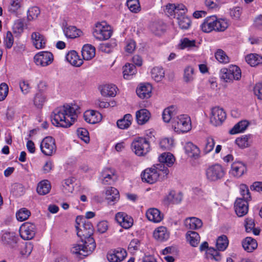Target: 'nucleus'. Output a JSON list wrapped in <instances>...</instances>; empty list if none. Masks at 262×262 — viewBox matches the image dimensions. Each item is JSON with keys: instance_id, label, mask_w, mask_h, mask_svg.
<instances>
[{"instance_id": "obj_1", "label": "nucleus", "mask_w": 262, "mask_h": 262, "mask_svg": "<svg viewBox=\"0 0 262 262\" xmlns=\"http://www.w3.org/2000/svg\"><path fill=\"white\" fill-rule=\"evenodd\" d=\"M77 226V234L80 237L82 245H74L71 249V252L75 254L86 256L91 254L96 248V244L92 237L93 234L94 228L92 223L87 220L84 219L82 224L78 223Z\"/></svg>"}, {"instance_id": "obj_2", "label": "nucleus", "mask_w": 262, "mask_h": 262, "mask_svg": "<svg viewBox=\"0 0 262 262\" xmlns=\"http://www.w3.org/2000/svg\"><path fill=\"white\" fill-rule=\"evenodd\" d=\"M80 110V106L75 103L66 104L54 110L51 116V122L57 127H69L77 120Z\"/></svg>"}, {"instance_id": "obj_3", "label": "nucleus", "mask_w": 262, "mask_h": 262, "mask_svg": "<svg viewBox=\"0 0 262 262\" xmlns=\"http://www.w3.org/2000/svg\"><path fill=\"white\" fill-rule=\"evenodd\" d=\"M229 24L226 19L217 18L215 15L207 17L201 27L204 33H210L213 31L224 32L229 27Z\"/></svg>"}, {"instance_id": "obj_4", "label": "nucleus", "mask_w": 262, "mask_h": 262, "mask_svg": "<svg viewBox=\"0 0 262 262\" xmlns=\"http://www.w3.org/2000/svg\"><path fill=\"white\" fill-rule=\"evenodd\" d=\"M169 173V170L163 164H159L153 167L146 169L141 174L143 181L153 184L156 182L160 177L165 178Z\"/></svg>"}, {"instance_id": "obj_5", "label": "nucleus", "mask_w": 262, "mask_h": 262, "mask_svg": "<svg viewBox=\"0 0 262 262\" xmlns=\"http://www.w3.org/2000/svg\"><path fill=\"white\" fill-rule=\"evenodd\" d=\"M172 126L178 133L189 132L191 129L190 118L187 115H181L172 120Z\"/></svg>"}, {"instance_id": "obj_6", "label": "nucleus", "mask_w": 262, "mask_h": 262, "mask_svg": "<svg viewBox=\"0 0 262 262\" xmlns=\"http://www.w3.org/2000/svg\"><path fill=\"white\" fill-rule=\"evenodd\" d=\"M225 172V168L219 164L209 166L205 171L207 180L211 182L221 180L224 177Z\"/></svg>"}, {"instance_id": "obj_7", "label": "nucleus", "mask_w": 262, "mask_h": 262, "mask_svg": "<svg viewBox=\"0 0 262 262\" xmlns=\"http://www.w3.org/2000/svg\"><path fill=\"white\" fill-rule=\"evenodd\" d=\"M132 147L135 154L142 156L149 152L150 146L148 141L141 137L136 138L132 143Z\"/></svg>"}, {"instance_id": "obj_8", "label": "nucleus", "mask_w": 262, "mask_h": 262, "mask_svg": "<svg viewBox=\"0 0 262 262\" xmlns=\"http://www.w3.org/2000/svg\"><path fill=\"white\" fill-rule=\"evenodd\" d=\"M226 116V113L223 108L215 106L211 109L210 121L214 126H220L225 121Z\"/></svg>"}, {"instance_id": "obj_9", "label": "nucleus", "mask_w": 262, "mask_h": 262, "mask_svg": "<svg viewBox=\"0 0 262 262\" xmlns=\"http://www.w3.org/2000/svg\"><path fill=\"white\" fill-rule=\"evenodd\" d=\"M34 63L38 66L47 67L54 60L53 54L49 51H41L35 55L33 58Z\"/></svg>"}, {"instance_id": "obj_10", "label": "nucleus", "mask_w": 262, "mask_h": 262, "mask_svg": "<svg viewBox=\"0 0 262 262\" xmlns=\"http://www.w3.org/2000/svg\"><path fill=\"white\" fill-rule=\"evenodd\" d=\"M40 147L42 152L48 156H51L56 151L55 141L50 136L46 137L42 140Z\"/></svg>"}, {"instance_id": "obj_11", "label": "nucleus", "mask_w": 262, "mask_h": 262, "mask_svg": "<svg viewBox=\"0 0 262 262\" xmlns=\"http://www.w3.org/2000/svg\"><path fill=\"white\" fill-rule=\"evenodd\" d=\"M36 226L30 222L24 223L19 228L20 236L24 240L32 239L36 234Z\"/></svg>"}, {"instance_id": "obj_12", "label": "nucleus", "mask_w": 262, "mask_h": 262, "mask_svg": "<svg viewBox=\"0 0 262 262\" xmlns=\"http://www.w3.org/2000/svg\"><path fill=\"white\" fill-rule=\"evenodd\" d=\"M115 220L124 229H129L133 225V218L126 213L123 212H119L116 213Z\"/></svg>"}, {"instance_id": "obj_13", "label": "nucleus", "mask_w": 262, "mask_h": 262, "mask_svg": "<svg viewBox=\"0 0 262 262\" xmlns=\"http://www.w3.org/2000/svg\"><path fill=\"white\" fill-rule=\"evenodd\" d=\"M247 171V166L242 162H234L231 165L230 173L235 178L242 177Z\"/></svg>"}, {"instance_id": "obj_14", "label": "nucleus", "mask_w": 262, "mask_h": 262, "mask_svg": "<svg viewBox=\"0 0 262 262\" xmlns=\"http://www.w3.org/2000/svg\"><path fill=\"white\" fill-rule=\"evenodd\" d=\"M234 209L238 216L242 217L246 215L248 211V201L237 198L235 202Z\"/></svg>"}, {"instance_id": "obj_15", "label": "nucleus", "mask_w": 262, "mask_h": 262, "mask_svg": "<svg viewBox=\"0 0 262 262\" xmlns=\"http://www.w3.org/2000/svg\"><path fill=\"white\" fill-rule=\"evenodd\" d=\"M126 255V252L124 249L118 248L113 253H108L107 258L111 262H119L123 260Z\"/></svg>"}, {"instance_id": "obj_16", "label": "nucleus", "mask_w": 262, "mask_h": 262, "mask_svg": "<svg viewBox=\"0 0 262 262\" xmlns=\"http://www.w3.org/2000/svg\"><path fill=\"white\" fill-rule=\"evenodd\" d=\"M105 198L108 203L111 205L115 204L118 201L120 198L118 190L114 187H110L106 189Z\"/></svg>"}, {"instance_id": "obj_17", "label": "nucleus", "mask_w": 262, "mask_h": 262, "mask_svg": "<svg viewBox=\"0 0 262 262\" xmlns=\"http://www.w3.org/2000/svg\"><path fill=\"white\" fill-rule=\"evenodd\" d=\"M83 117L86 122L90 124H95L101 120V115L98 112L89 110L84 112Z\"/></svg>"}, {"instance_id": "obj_18", "label": "nucleus", "mask_w": 262, "mask_h": 262, "mask_svg": "<svg viewBox=\"0 0 262 262\" xmlns=\"http://www.w3.org/2000/svg\"><path fill=\"white\" fill-rule=\"evenodd\" d=\"M184 148L185 153L188 157L194 159H197L200 157V150L199 148L192 142H189L186 143Z\"/></svg>"}, {"instance_id": "obj_19", "label": "nucleus", "mask_w": 262, "mask_h": 262, "mask_svg": "<svg viewBox=\"0 0 262 262\" xmlns=\"http://www.w3.org/2000/svg\"><path fill=\"white\" fill-rule=\"evenodd\" d=\"M146 216L149 221L154 223H159L163 219V215L160 210L155 208L148 209L146 211Z\"/></svg>"}, {"instance_id": "obj_20", "label": "nucleus", "mask_w": 262, "mask_h": 262, "mask_svg": "<svg viewBox=\"0 0 262 262\" xmlns=\"http://www.w3.org/2000/svg\"><path fill=\"white\" fill-rule=\"evenodd\" d=\"M66 59L71 64L76 67H79L83 64V60L81 59L77 52L72 50L66 55Z\"/></svg>"}, {"instance_id": "obj_21", "label": "nucleus", "mask_w": 262, "mask_h": 262, "mask_svg": "<svg viewBox=\"0 0 262 262\" xmlns=\"http://www.w3.org/2000/svg\"><path fill=\"white\" fill-rule=\"evenodd\" d=\"M152 86L149 83L141 84L136 90L138 96L142 99H147L151 95Z\"/></svg>"}, {"instance_id": "obj_22", "label": "nucleus", "mask_w": 262, "mask_h": 262, "mask_svg": "<svg viewBox=\"0 0 262 262\" xmlns=\"http://www.w3.org/2000/svg\"><path fill=\"white\" fill-rule=\"evenodd\" d=\"M153 236L155 239L160 242H163L168 239L169 233L166 227L160 226L157 228L153 232Z\"/></svg>"}, {"instance_id": "obj_23", "label": "nucleus", "mask_w": 262, "mask_h": 262, "mask_svg": "<svg viewBox=\"0 0 262 262\" xmlns=\"http://www.w3.org/2000/svg\"><path fill=\"white\" fill-rule=\"evenodd\" d=\"M182 200V195L181 192H177L173 190H170L164 198V202L166 204H178Z\"/></svg>"}, {"instance_id": "obj_24", "label": "nucleus", "mask_w": 262, "mask_h": 262, "mask_svg": "<svg viewBox=\"0 0 262 262\" xmlns=\"http://www.w3.org/2000/svg\"><path fill=\"white\" fill-rule=\"evenodd\" d=\"M113 28L105 21L97 22L93 28V33H112Z\"/></svg>"}, {"instance_id": "obj_25", "label": "nucleus", "mask_w": 262, "mask_h": 262, "mask_svg": "<svg viewBox=\"0 0 262 262\" xmlns=\"http://www.w3.org/2000/svg\"><path fill=\"white\" fill-rule=\"evenodd\" d=\"M81 54L83 59L90 60L95 57L96 49L92 45L85 44L82 48Z\"/></svg>"}, {"instance_id": "obj_26", "label": "nucleus", "mask_w": 262, "mask_h": 262, "mask_svg": "<svg viewBox=\"0 0 262 262\" xmlns=\"http://www.w3.org/2000/svg\"><path fill=\"white\" fill-rule=\"evenodd\" d=\"M177 114V107L174 105H171L164 110L162 114L163 120L165 122L167 123L169 122L170 121L172 122L173 118H176L174 116Z\"/></svg>"}, {"instance_id": "obj_27", "label": "nucleus", "mask_w": 262, "mask_h": 262, "mask_svg": "<svg viewBox=\"0 0 262 262\" xmlns=\"http://www.w3.org/2000/svg\"><path fill=\"white\" fill-rule=\"evenodd\" d=\"M101 176L102 183L104 185L111 184L116 178L115 171L113 169L106 168L102 171Z\"/></svg>"}, {"instance_id": "obj_28", "label": "nucleus", "mask_w": 262, "mask_h": 262, "mask_svg": "<svg viewBox=\"0 0 262 262\" xmlns=\"http://www.w3.org/2000/svg\"><path fill=\"white\" fill-rule=\"evenodd\" d=\"M184 225L187 229L197 230L202 226L203 222L197 217H191L187 218L185 220Z\"/></svg>"}, {"instance_id": "obj_29", "label": "nucleus", "mask_w": 262, "mask_h": 262, "mask_svg": "<svg viewBox=\"0 0 262 262\" xmlns=\"http://www.w3.org/2000/svg\"><path fill=\"white\" fill-rule=\"evenodd\" d=\"M31 39L36 49H41L45 47L46 40L42 34H32Z\"/></svg>"}, {"instance_id": "obj_30", "label": "nucleus", "mask_w": 262, "mask_h": 262, "mask_svg": "<svg viewBox=\"0 0 262 262\" xmlns=\"http://www.w3.org/2000/svg\"><path fill=\"white\" fill-rule=\"evenodd\" d=\"M137 123L140 125L146 123L150 117V112L146 109H141L136 114Z\"/></svg>"}, {"instance_id": "obj_31", "label": "nucleus", "mask_w": 262, "mask_h": 262, "mask_svg": "<svg viewBox=\"0 0 262 262\" xmlns=\"http://www.w3.org/2000/svg\"><path fill=\"white\" fill-rule=\"evenodd\" d=\"M117 87L112 84H108L100 88L101 95L104 97H115L116 95Z\"/></svg>"}, {"instance_id": "obj_32", "label": "nucleus", "mask_w": 262, "mask_h": 262, "mask_svg": "<svg viewBox=\"0 0 262 262\" xmlns=\"http://www.w3.org/2000/svg\"><path fill=\"white\" fill-rule=\"evenodd\" d=\"M160 164L166 165L168 167H171L175 161V158L173 155L170 152H164L159 157Z\"/></svg>"}, {"instance_id": "obj_33", "label": "nucleus", "mask_w": 262, "mask_h": 262, "mask_svg": "<svg viewBox=\"0 0 262 262\" xmlns=\"http://www.w3.org/2000/svg\"><path fill=\"white\" fill-rule=\"evenodd\" d=\"M244 249L248 252H252L257 247V243L254 239L247 237L242 242Z\"/></svg>"}, {"instance_id": "obj_34", "label": "nucleus", "mask_w": 262, "mask_h": 262, "mask_svg": "<svg viewBox=\"0 0 262 262\" xmlns=\"http://www.w3.org/2000/svg\"><path fill=\"white\" fill-rule=\"evenodd\" d=\"M186 237L187 242L192 247H196L200 241L199 234L195 231H188L186 234Z\"/></svg>"}, {"instance_id": "obj_35", "label": "nucleus", "mask_w": 262, "mask_h": 262, "mask_svg": "<svg viewBox=\"0 0 262 262\" xmlns=\"http://www.w3.org/2000/svg\"><path fill=\"white\" fill-rule=\"evenodd\" d=\"M177 20L179 27L184 30L188 29L191 25L190 18L185 14H178Z\"/></svg>"}, {"instance_id": "obj_36", "label": "nucleus", "mask_w": 262, "mask_h": 262, "mask_svg": "<svg viewBox=\"0 0 262 262\" xmlns=\"http://www.w3.org/2000/svg\"><path fill=\"white\" fill-rule=\"evenodd\" d=\"M246 62L251 67H255L262 64V56L257 54H250L245 58Z\"/></svg>"}, {"instance_id": "obj_37", "label": "nucleus", "mask_w": 262, "mask_h": 262, "mask_svg": "<svg viewBox=\"0 0 262 262\" xmlns=\"http://www.w3.org/2000/svg\"><path fill=\"white\" fill-rule=\"evenodd\" d=\"M194 70L192 67L188 66L184 69L183 79L186 83H190L194 79Z\"/></svg>"}, {"instance_id": "obj_38", "label": "nucleus", "mask_w": 262, "mask_h": 262, "mask_svg": "<svg viewBox=\"0 0 262 262\" xmlns=\"http://www.w3.org/2000/svg\"><path fill=\"white\" fill-rule=\"evenodd\" d=\"M75 179L74 178H69L65 179L62 182V190L65 194L72 193L74 190V183Z\"/></svg>"}, {"instance_id": "obj_39", "label": "nucleus", "mask_w": 262, "mask_h": 262, "mask_svg": "<svg viewBox=\"0 0 262 262\" xmlns=\"http://www.w3.org/2000/svg\"><path fill=\"white\" fill-rule=\"evenodd\" d=\"M132 116L130 114H126L122 119L117 121V125L120 129H124L127 128L132 124Z\"/></svg>"}, {"instance_id": "obj_40", "label": "nucleus", "mask_w": 262, "mask_h": 262, "mask_svg": "<svg viewBox=\"0 0 262 262\" xmlns=\"http://www.w3.org/2000/svg\"><path fill=\"white\" fill-rule=\"evenodd\" d=\"M51 189V185L48 180L40 182L37 187V191L40 195H45L48 193Z\"/></svg>"}, {"instance_id": "obj_41", "label": "nucleus", "mask_w": 262, "mask_h": 262, "mask_svg": "<svg viewBox=\"0 0 262 262\" xmlns=\"http://www.w3.org/2000/svg\"><path fill=\"white\" fill-rule=\"evenodd\" d=\"M136 68L134 64L126 63L123 67V77L125 79H129L130 76L136 74Z\"/></svg>"}, {"instance_id": "obj_42", "label": "nucleus", "mask_w": 262, "mask_h": 262, "mask_svg": "<svg viewBox=\"0 0 262 262\" xmlns=\"http://www.w3.org/2000/svg\"><path fill=\"white\" fill-rule=\"evenodd\" d=\"M248 126V122L247 121H241L236 124L232 129L229 130V133L234 135L244 131Z\"/></svg>"}, {"instance_id": "obj_43", "label": "nucleus", "mask_w": 262, "mask_h": 262, "mask_svg": "<svg viewBox=\"0 0 262 262\" xmlns=\"http://www.w3.org/2000/svg\"><path fill=\"white\" fill-rule=\"evenodd\" d=\"M165 75L163 69L161 67H155L151 71V75L152 79L159 82L162 80Z\"/></svg>"}, {"instance_id": "obj_44", "label": "nucleus", "mask_w": 262, "mask_h": 262, "mask_svg": "<svg viewBox=\"0 0 262 262\" xmlns=\"http://www.w3.org/2000/svg\"><path fill=\"white\" fill-rule=\"evenodd\" d=\"M228 240L227 237L223 235L219 236L216 239V247L219 251H224L228 246Z\"/></svg>"}, {"instance_id": "obj_45", "label": "nucleus", "mask_w": 262, "mask_h": 262, "mask_svg": "<svg viewBox=\"0 0 262 262\" xmlns=\"http://www.w3.org/2000/svg\"><path fill=\"white\" fill-rule=\"evenodd\" d=\"M12 29L13 33H21L27 30V26L24 20L18 19L15 21L12 26Z\"/></svg>"}, {"instance_id": "obj_46", "label": "nucleus", "mask_w": 262, "mask_h": 262, "mask_svg": "<svg viewBox=\"0 0 262 262\" xmlns=\"http://www.w3.org/2000/svg\"><path fill=\"white\" fill-rule=\"evenodd\" d=\"M30 211L26 208H22L17 211L16 217L18 221L23 222L28 219L30 216Z\"/></svg>"}, {"instance_id": "obj_47", "label": "nucleus", "mask_w": 262, "mask_h": 262, "mask_svg": "<svg viewBox=\"0 0 262 262\" xmlns=\"http://www.w3.org/2000/svg\"><path fill=\"white\" fill-rule=\"evenodd\" d=\"M2 239L4 244L12 245L16 243V237L13 232H5Z\"/></svg>"}, {"instance_id": "obj_48", "label": "nucleus", "mask_w": 262, "mask_h": 262, "mask_svg": "<svg viewBox=\"0 0 262 262\" xmlns=\"http://www.w3.org/2000/svg\"><path fill=\"white\" fill-rule=\"evenodd\" d=\"M215 145V141L211 137L207 138L204 142L203 152L205 154L210 152L214 148Z\"/></svg>"}, {"instance_id": "obj_49", "label": "nucleus", "mask_w": 262, "mask_h": 262, "mask_svg": "<svg viewBox=\"0 0 262 262\" xmlns=\"http://www.w3.org/2000/svg\"><path fill=\"white\" fill-rule=\"evenodd\" d=\"M216 59L222 63H227L229 62V58L226 53L221 49H218L215 53Z\"/></svg>"}, {"instance_id": "obj_50", "label": "nucleus", "mask_w": 262, "mask_h": 262, "mask_svg": "<svg viewBox=\"0 0 262 262\" xmlns=\"http://www.w3.org/2000/svg\"><path fill=\"white\" fill-rule=\"evenodd\" d=\"M250 135L243 136L241 137L237 138L235 140L236 144L242 148L247 147L249 146Z\"/></svg>"}, {"instance_id": "obj_51", "label": "nucleus", "mask_w": 262, "mask_h": 262, "mask_svg": "<svg viewBox=\"0 0 262 262\" xmlns=\"http://www.w3.org/2000/svg\"><path fill=\"white\" fill-rule=\"evenodd\" d=\"M230 74L234 76V80H238L241 77V69L235 65H230L227 68Z\"/></svg>"}, {"instance_id": "obj_52", "label": "nucleus", "mask_w": 262, "mask_h": 262, "mask_svg": "<svg viewBox=\"0 0 262 262\" xmlns=\"http://www.w3.org/2000/svg\"><path fill=\"white\" fill-rule=\"evenodd\" d=\"M126 5L130 11L137 13L140 10L139 0H127Z\"/></svg>"}, {"instance_id": "obj_53", "label": "nucleus", "mask_w": 262, "mask_h": 262, "mask_svg": "<svg viewBox=\"0 0 262 262\" xmlns=\"http://www.w3.org/2000/svg\"><path fill=\"white\" fill-rule=\"evenodd\" d=\"M40 13L39 8L33 7L29 9L27 13V19L32 20L37 18Z\"/></svg>"}, {"instance_id": "obj_54", "label": "nucleus", "mask_w": 262, "mask_h": 262, "mask_svg": "<svg viewBox=\"0 0 262 262\" xmlns=\"http://www.w3.org/2000/svg\"><path fill=\"white\" fill-rule=\"evenodd\" d=\"M173 140L172 139L164 138L160 142V146L163 150H169L173 147Z\"/></svg>"}, {"instance_id": "obj_55", "label": "nucleus", "mask_w": 262, "mask_h": 262, "mask_svg": "<svg viewBox=\"0 0 262 262\" xmlns=\"http://www.w3.org/2000/svg\"><path fill=\"white\" fill-rule=\"evenodd\" d=\"M46 101L45 96L40 93H37L34 98V104L38 108H41Z\"/></svg>"}, {"instance_id": "obj_56", "label": "nucleus", "mask_w": 262, "mask_h": 262, "mask_svg": "<svg viewBox=\"0 0 262 262\" xmlns=\"http://www.w3.org/2000/svg\"><path fill=\"white\" fill-rule=\"evenodd\" d=\"M220 76L226 82H230L234 80V76L230 74V73L229 72L227 68H223L221 70Z\"/></svg>"}, {"instance_id": "obj_57", "label": "nucleus", "mask_w": 262, "mask_h": 262, "mask_svg": "<svg viewBox=\"0 0 262 262\" xmlns=\"http://www.w3.org/2000/svg\"><path fill=\"white\" fill-rule=\"evenodd\" d=\"M77 134L79 138L82 140L85 143L90 141L88 131L84 128H79L77 130Z\"/></svg>"}, {"instance_id": "obj_58", "label": "nucleus", "mask_w": 262, "mask_h": 262, "mask_svg": "<svg viewBox=\"0 0 262 262\" xmlns=\"http://www.w3.org/2000/svg\"><path fill=\"white\" fill-rule=\"evenodd\" d=\"M117 43L115 40H112L111 42L103 44L101 46L102 51L110 53L112 52L113 49L116 46Z\"/></svg>"}, {"instance_id": "obj_59", "label": "nucleus", "mask_w": 262, "mask_h": 262, "mask_svg": "<svg viewBox=\"0 0 262 262\" xmlns=\"http://www.w3.org/2000/svg\"><path fill=\"white\" fill-rule=\"evenodd\" d=\"M176 4L169 3L165 6L164 12L168 16L175 17L176 14Z\"/></svg>"}, {"instance_id": "obj_60", "label": "nucleus", "mask_w": 262, "mask_h": 262, "mask_svg": "<svg viewBox=\"0 0 262 262\" xmlns=\"http://www.w3.org/2000/svg\"><path fill=\"white\" fill-rule=\"evenodd\" d=\"M19 85L21 91L24 94L26 95L30 92L31 87L28 81L21 80L19 81Z\"/></svg>"}, {"instance_id": "obj_61", "label": "nucleus", "mask_w": 262, "mask_h": 262, "mask_svg": "<svg viewBox=\"0 0 262 262\" xmlns=\"http://www.w3.org/2000/svg\"><path fill=\"white\" fill-rule=\"evenodd\" d=\"M21 7L20 0H12L9 6V11L12 13L16 12Z\"/></svg>"}, {"instance_id": "obj_62", "label": "nucleus", "mask_w": 262, "mask_h": 262, "mask_svg": "<svg viewBox=\"0 0 262 262\" xmlns=\"http://www.w3.org/2000/svg\"><path fill=\"white\" fill-rule=\"evenodd\" d=\"M241 194L242 195V199L248 201L250 199V192L246 185H241L240 186Z\"/></svg>"}, {"instance_id": "obj_63", "label": "nucleus", "mask_w": 262, "mask_h": 262, "mask_svg": "<svg viewBox=\"0 0 262 262\" xmlns=\"http://www.w3.org/2000/svg\"><path fill=\"white\" fill-rule=\"evenodd\" d=\"M8 86L5 83L0 84V101L3 100L7 96L8 93Z\"/></svg>"}, {"instance_id": "obj_64", "label": "nucleus", "mask_w": 262, "mask_h": 262, "mask_svg": "<svg viewBox=\"0 0 262 262\" xmlns=\"http://www.w3.org/2000/svg\"><path fill=\"white\" fill-rule=\"evenodd\" d=\"M253 91L257 98L259 100H262V83L256 84L254 87Z\"/></svg>"}]
</instances>
